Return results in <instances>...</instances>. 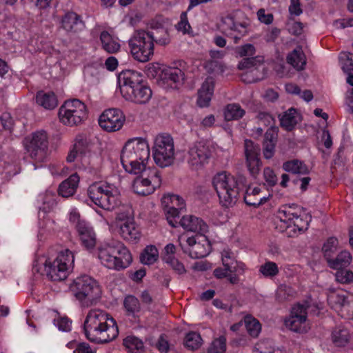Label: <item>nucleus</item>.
Masks as SVG:
<instances>
[{"mask_svg":"<svg viewBox=\"0 0 353 353\" xmlns=\"http://www.w3.org/2000/svg\"><path fill=\"white\" fill-rule=\"evenodd\" d=\"M54 325L62 332H69L72 328V321L66 316H58L54 319Z\"/></svg>","mask_w":353,"mask_h":353,"instance_id":"58","label":"nucleus"},{"mask_svg":"<svg viewBox=\"0 0 353 353\" xmlns=\"http://www.w3.org/2000/svg\"><path fill=\"white\" fill-rule=\"evenodd\" d=\"M48 134L44 130H36L23 139V148L32 159L39 162L46 160L48 156Z\"/></svg>","mask_w":353,"mask_h":353,"instance_id":"13","label":"nucleus"},{"mask_svg":"<svg viewBox=\"0 0 353 353\" xmlns=\"http://www.w3.org/2000/svg\"><path fill=\"white\" fill-rule=\"evenodd\" d=\"M261 188L259 187H255L251 188L249 187L245 192L244 196L245 203L248 205L258 207L261 204L265 203L269 199L270 194H269L268 196H262L261 197H256L254 200H252V196H261Z\"/></svg>","mask_w":353,"mask_h":353,"instance_id":"32","label":"nucleus"},{"mask_svg":"<svg viewBox=\"0 0 353 353\" xmlns=\"http://www.w3.org/2000/svg\"><path fill=\"white\" fill-rule=\"evenodd\" d=\"M335 277L337 282L342 284L353 283V272L343 268L336 270Z\"/></svg>","mask_w":353,"mask_h":353,"instance_id":"52","label":"nucleus"},{"mask_svg":"<svg viewBox=\"0 0 353 353\" xmlns=\"http://www.w3.org/2000/svg\"><path fill=\"white\" fill-rule=\"evenodd\" d=\"M163 261L169 265L178 274H181L185 272V268L183 264L180 262L176 257H167L166 260Z\"/></svg>","mask_w":353,"mask_h":353,"instance_id":"62","label":"nucleus"},{"mask_svg":"<svg viewBox=\"0 0 353 353\" xmlns=\"http://www.w3.org/2000/svg\"><path fill=\"white\" fill-rule=\"evenodd\" d=\"M280 33L281 30L278 28L274 27L269 28L264 35V40L268 43L274 42L278 38Z\"/></svg>","mask_w":353,"mask_h":353,"instance_id":"64","label":"nucleus"},{"mask_svg":"<svg viewBox=\"0 0 353 353\" xmlns=\"http://www.w3.org/2000/svg\"><path fill=\"white\" fill-rule=\"evenodd\" d=\"M297 122L296 111L294 108H290L280 118L281 127L288 131H291Z\"/></svg>","mask_w":353,"mask_h":353,"instance_id":"39","label":"nucleus"},{"mask_svg":"<svg viewBox=\"0 0 353 353\" xmlns=\"http://www.w3.org/2000/svg\"><path fill=\"white\" fill-rule=\"evenodd\" d=\"M183 79L184 73L178 68H166L162 70L161 79L170 86H172V84L181 83ZM174 87H176V85Z\"/></svg>","mask_w":353,"mask_h":353,"instance_id":"30","label":"nucleus"},{"mask_svg":"<svg viewBox=\"0 0 353 353\" xmlns=\"http://www.w3.org/2000/svg\"><path fill=\"white\" fill-rule=\"evenodd\" d=\"M244 177H240L238 180L227 172H221L214 176L212 184L221 205L230 208L236 203L239 192L244 186Z\"/></svg>","mask_w":353,"mask_h":353,"instance_id":"7","label":"nucleus"},{"mask_svg":"<svg viewBox=\"0 0 353 353\" xmlns=\"http://www.w3.org/2000/svg\"><path fill=\"white\" fill-rule=\"evenodd\" d=\"M124 307L130 314H135L140 310L139 300L134 296H128L124 300Z\"/></svg>","mask_w":353,"mask_h":353,"instance_id":"55","label":"nucleus"},{"mask_svg":"<svg viewBox=\"0 0 353 353\" xmlns=\"http://www.w3.org/2000/svg\"><path fill=\"white\" fill-rule=\"evenodd\" d=\"M163 208H171L183 210L185 208L184 199L177 194H165L161 199Z\"/></svg>","mask_w":353,"mask_h":353,"instance_id":"36","label":"nucleus"},{"mask_svg":"<svg viewBox=\"0 0 353 353\" xmlns=\"http://www.w3.org/2000/svg\"><path fill=\"white\" fill-rule=\"evenodd\" d=\"M244 272L243 270L235 267L217 268L214 270V275L217 279L227 278L231 284H236L239 281V275Z\"/></svg>","mask_w":353,"mask_h":353,"instance_id":"28","label":"nucleus"},{"mask_svg":"<svg viewBox=\"0 0 353 353\" xmlns=\"http://www.w3.org/2000/svg\"><path fill=\"white\" fill-rule=\"evenodd\" d=\"M83 329L87 339L97 343L110 342L119 334L115 320L100 309H92L88 312Z\"/></svg>","mask_w":353,"mask_h":353,"instance_id":"1","label":"nucleus"},{"mask_svg":"<svg viewBox=\"0 0 353 353\" xmlns=\"http://www.w3.org/2000/svg\"><path fill=\"white\" fill-rule=\"evenodd\" d=\"M211 155L210 147L205 141H196L190 146L186 161L191 170H199L209 163Z\"/></svg>","mask_w":353,"mask_h":353,"instance_id":"17","label":"nucleus"},{"mask_svg":"<svg viewBox=\"0 0 353 353\" xmlns=\"http://www.w3.org/2000/svg\"><path fill=\"white\" fill-rule=\"evenodd\" d=\"M339 59L341 68L344 72L347 74L353 72V61L350 53L346 52H341Z\"/></svg>","mask_w":353,"mask_h":353,"instance_id":"47","label":"nucleus"},{"mask_svg":"<svg viewBox=\"0 0 353 353\" xmlns=\"http://www.w3.org/2000/svg\"><path fill=\"white\" fill-rule=\"evenodd\" d=\"M294 290L285 284L279 285L276 290V296L280 301L288 299L290 297L294 296Z\"/></svg>","mask_w":353,"mask_h":353,"instance_id":"56","label":"nucleus"},{"mask_svg":"<svg viewBox=\"0 0 353 353\" xmlns=\"http://www.w3.org/2000/svg\"><path fill=\"white\" fill-rule=\"evenodd\" d=\"M257 119L259 124L265 126L274 127V119L271 114L267 112H259L257 115Z\"/></svg>","mask_w":353,"mask_h":353,"instance_id":"63","label":"nucleus"},{"mask_svg":"<svg viewBox=\"0 0 353 353\" xmlns=\"http://www.w3.org/2000/svg\"><path fill=\"white\" fill-rule=\"evenodd\" d=\"M150 31L139 30L134 32L128 40V46L134 59L147 62L154 55V39Z\"/></svg>","mask_w":353,"mask_h":353,"instance_id":"10","label":"nucleus"},{"mask_svg":"<svg viewBox=\"0 0 353 353\" xmlns=\"http://www.w3.org/2000/svg\"><path fill=\"white\" fill-rule=\"evenodd\" d=\"M105 221L110 230L118 232L125 241L137 243L141 239V229L134 221L130 209L117 212L114 220L111 223L107 220Z\"/></svg>","mask_w":353,"mask_h":353,"instance_id":"8","label":"nucleus"},{"mask_svg":"<svg viewBox=\"0 0 353 353\" xmlns=\"http://www.w3.org/2000/svg\"><path fill=\"white\" fill-rule=\"evenodd\" d=\"M352 262V256L347 251L341 252L335 259H329V266L334 270L348 266Z\"/></svg>","mask_w":353,"mask_h":353,"instance_id":"38","label":"nucleus"},{"mask_svg":"<svg viewBox=\"0 0 353 353\" xmlns=\"http://www.w3.org/2000/svg\"><path fill=\"white\" fill-rule=\"evenodd\" d=\"M125 121V117L119 109L110 108L101 114L99 124L106 132H112L119 130Z\"/></svg>","mask_w":353,"mask_h":353,"instance_id":"20","label":"nucleus"},{"mask_svg":"<svg viewBox=\"0 0 353 353\" xmlns=\"http://www.w3.org/2000/svg\"><path fill=\"white\" fill-rule=\"evenodd\" d=\"M159 252L154 245L147 246L141 254V261L145 265L154 263L158 259Z\"/></svg>","mask_w":353,"mask_h":353,"instance_id":"43","label":"nucleus"},{"mask_svg":"<svg viewBox=\"0 0 353 353\" xmlns=\"http://www.w3.org/2000/svg\"><path fill=\"white\" fill-rule=\"evenodd\" d=\"M164 210L169 224L172 227L175 228L177 223L176 219L179 216L180 210L171 208H164Z\"/></svg>","mask_w":353,"mask_h":353,"instance_id":"59","label":"nucleus"},{"mask_svg":"<svg viewBox=\"0 0 353 353\" xmlns=\"http://www.w3.org/2000/svg\"><path fill=\"white\" fill-rule=\"evenodd\" d=\"M37 103L46 109L52 110L58 105L56 96L52 92H39L36 97Z\"/></svg>","mask_w":353,"mask_h":353,"instance_id":"35","label":"nucleus"},{"mask_svg":"<svg viewBox=\"0 0 353 353\" xmlns=\"http://www.w3.org/2000/svg\"><path fill=\"white\" fill-rule=\"evenodd\" d=\"M100 41L102 48L108 53L117 52L120 49V44L117 39L110 34L108 31L101 32Z\"/></svg>","mask_w":353,"mask_h":353,"instance_id":"33","label":"nucleus"},{"mask_svg":"<svg viewBox=\"0 0 353 353\" xmlns=\"http://www.w3.org/2000/svg\"><path fill=\"white\" fill-rule=\"evenodd\" d=\"M85 142L83 140H79L75 143L74 148L70 152L66 158L68 162H73L77 157H80V154L84 153Z\"/></svg>","mask_w":353,"mask_h":353,"instance_id":"53","label":"nucleus"},{"mask_svg":"<svg viewBox=\"0 0 353 353\" xmlns=\"http://www.w3.org/2000/svg\"><path fill=\"white\" fill-rule=\"evenodd\" d=\"M59 117L64 125H79L87 117L86 106L79 99L68 100L60 107Z\"/></svg>","mask_w":353,"mask_h":353,"instance_id":"16","label":"nucleus"},{"mask_svg":"<svg viewBox=\"0 0 353 353\" xmlns=\"http://www.w3.org/2000/svg\"><path fill=\"white\" fill-rule=\"evenodd\" d=\"M255 52L254 46L250 43H247L236 48V52L241 57L253 56Z\"/></svg>","mask_w":353,"mask_h":353,"instance_id":"61","label":"nucleus"},{"mask_svg":"<svg viewBox=\"0 0 353 353\" xmlns=\"http://www.w3.org/2000/svg\"><path fill=\"white\" fill-rule=\"evenodd\" d=\"M152 157L155 163L165 168L171 165L174 160V145L172 137L165 133L157 134L152 148Z\"/></svg>","mask_w":353,"mask_h":353,"instance_id":"12","label":"nucleus"},{"mask_svg":"<svg viewBox=\"0 0 353 353\" xmlns=\"http://www.w3.org/2000/svg\"><path fill=\"white\" fill-rule=\"evenodd\" d=\"M180 225L186 231L197 233V235L205 234L208 231L206 223L199 217L193 215H185L180 221Z\"/></svg>","mask_w":353,"mask_h":353,"instance_id":"24","label":"nucleus"},{"mask_svg":"<svg viewBox=\"0 0 353 353\" xmlns=\"http://www.w3.org/2000/svg\"><path fill=\"white\" fill-rule=\"evenodd\" d=\"M306 319V307L297 304L292 307L290 316L285 320V325L286 327L293 332H303L307 330Z\"/></svg>","mask_w":353,"mask_h":353,"instance_id":"22","label":"nucleus"},{"mask_svg":"<svg viewBox=\"0 0 353 353\" xmlns=\"http://www.w3.org/2000/svg\"><path fill=\"white\" fill-rule=\"evenodd\" d=\"M74 255L68 249L61 250L55 257L45 259L39 257L33 263V270L38 273H46L48 279L54 281H63L74 268Z\"/></svg>","mask_w":353,"mask_h":353,"instance_id":"2","label":"nucleus"},{"mask_svg":"<svg viewBox=\"0 0 353 353\" xmlns=\"http://www.w3.org/2000/svg\"><path fill=\"white\" fill-rule=\"evenodd\" d=\"M79 214L76 212L70 214V220H77L76 230L81 244L87 249L93 248L97 242L96 234L92 227L83 220H79Z\"/></svg>","mask_w":353,"mask_h":353,"instance_id":"21","label":"nucleus"},{"mask_svg":"<svg viewBox=\"0 0 353 353\" xmlns=\"http://www.w3.org/2000/svg\"><path fill=\"white\" fill-rule=\"evenodd\" d=\"M279 219L278 227L289 237H295L305 232L309 225L310 217L296 205H283L277 212Z\"/></svg>","mask_w":353,"mask_h":353,"instance_id":"6","label":"nucleus"},{"mask_svg":"<svg viewBox=\"0 0 353 353\" xmlns=\"http://www.w3.org/2000/svg\"><path fill=\"white\" fill-rule=\"evenodd\" d=\"M246 330L252 337H256L261 330V325L259 321L251 316H247L244 319Z\"/></svg>","mask_w":353,"mask_h":353,"instance_id":"44","label":"nucleus"},{"mask_svg":"<svg viewBox=\"0 0 353 353\" xmlns=\"http://www.w3.org/2000/svg\"><path fill=\"white\" fill-rule=\"evenodd\" d=\"M255 63L254 58H246L238 64V68L240 70H250L242 75V80L247 83H251L260 79L259 77H254V74L257 72V69L254 68Z\"/></svg>","mask_w":353,"mask_h":353,"instance_id":"27","label":"nucleus"},{"mask_svg":"<svg viewBox=\"0 0 353 353\" xmlns=\"http://www.w3.org/2000/svg\"><path fill=\"white\" fill-rule=\"evenodd\" d=\"M283 169L288 172L298 174H305L309 172L307 167L299 160H292L283 164Z\"/></svg>","mask_w":353,"mask_h":353,"instance_id":"40","label":"nucleus"},{"mask_svg":"<svg viewBox=\"0 0 353 353\" xmlns=\"http://www.w3.org/2000/svg\"><path fill=\"white\" fill-rule=\"evenodd\" d=\"M263 178L266 184L271 187L274 186L278 181L277 176L274 170L269 167L264 168Z\"/></svg>","mask_w":353,"mask_h":353,"instance_id":"60","label":"nucleus"},{"mask_svg":"<svg viewBox=\"0 0 353 353\" xmlns=\"http://www.w3.org/2000/svg\"><path fill=\"white\" fill-rule=\"evenodd\" d=\"M79 182V176L77 174L70 175L59 185V194L63 197L72 196L77 190Z\"/></svg>","mask_w":353,"mask_h":353,"instance_id":"29","label":"nucleus"},{"mask_svg":"<svg viewBox=\"0 0 353 353\" xmlns=\"http://www.w3.org/2000/svg\"><path fill=\"white\" fill-rule=\"evenodd\" d=\"M123 345L132 353H141L143 350V343L139 338L128 336L123 340Z\"/></svg>","mask_w":353,"mask_h":353,"instance_id":"42","label":"nucleus"},{"mask_svg":"<svg viewBox=\"0 0 353 353\" xmlns=\"http://www.w3.org/2000/svg\"><path fill=\"white\" fill-rule=\"evenodd\" d=\"M221 260L223 266L224 267H235L237 269L243 270H245V265L236 261L234 254L228 250H225L221 253Z\"/></svg>","mask_w":353,"mask_h":353,"instance_id":"41","label":"nucleus"},{"mask_svg":"<svg viewBox=\"0 0 353 353\" xmlns=\"http://www.w3.org/2000/svg\"><path fill=\"white\" fill-rule=\"evenodd\" d=\"M226 351V339L224 336L214 339L210 344L207 353H225Z\"/></svg>","mask_w":353,"mask_h":353,"instance_id":"46","label":"nucleus"},{"mask_svg":"<svg viewBox=\"0 0 353 353\" xmlns=\"http://www.w3.org/2000/svg\"><path fill=\"white\" fill-rule=\"evenodd\" d=\"M221 31L228 37L234 39L237 43L240 39L246 34V28L241 23H236L231 16H226L221 19L219 26Z\"/></svg>","mask_w":353,"mask_h":353,"instance_id":"23","label":"nucleus"},{"mask_svg":"<svg viewBox=\"0 0 353 353\" xmlns=\"http://www.w3.org/2000/svg\"><path fill=\"white\" fill-rule=\"evenodd\" d=\"M327 302L336 311L345 312L349 318L353 319V294L330 288L327 290Z\"/></svg>","mask_w":353,"mask_h":353,"instance_id":"18","label":"nucleus"},{"mask_svg":"<svg viewBox=\"0 0 353 353\" xmlns=\"http://www.w3.org/2000/svg\"><path fill=\"white\" fill-rule=\"evenodd\" d=\"M203 340L200 334L195 332H190L185 336L184 345L190 350H196L201 345Z\"/></svg>","mask_w":353,"mask_h":353,"instance_id":"45","label":"nucleus"},{"mask_svg":"<svg viewBox=\"0 0 353 353\" xmlns=\"http://www.w3.org/2000/svg\"><path fill=\"white\" fill-rule=\"evenodd\" d=\"M338 246V240L335 237L329 238L323 246V252L327 263L332 259L333 254L336 252Z\"/></svg>","mask_w":353,"mask_h":353,"instance_id":"48","label":"nucleus"},{"mask_svg":"<svg viewBox=\"0 0 353 353\" xmlns=\"http://www.w3.org/2000/svg\"><path fill=\"white\" fill-rule=\"evenodd\" d=\"M244 154L245 165L250 174L253 177H256L259 174L262 166L260 159L261 148L259 145L255 144L251 140L246 139L244 143Z\"/></svg>","mask_w":353,"mask_h":353,"instance_id":"19","label":"nucleus"},{"mask_svg":"<svg viewBox=\"0 0 353 353\" xmlns=\"http://www.w3.org/2000/svg\"><path fill=\"white\" fill-rule=\"evenodd\" d=\"M351 336H352L347 328L340 326L333 331L332 334V340L336 346L343 347L349 343Z\"/></svg>","mask_w":353,"mask_h":353,"instance_id":"34","label":"nucleus"},{"mask_svg":"<svg viewBox=\"0 0 353 353\" xmlns=\"http://www.w3.org/2000/svg\"><path fill=\"white\" fill-rule=\"evenodd\" d=\"M61 28L67 32L76 33L83 30L85 24L81 17L74 12L65 14L61 21Z\"/></svg>","mask_w":353,"mask_h":353,"instance_id":"25","label":"nucleus"},{"mask_svg":"<svg viewBox=\"0 0 353 353\" xmlns=\"http://www.w3.org/2000/svg\"><path fill=\"white\" fill-rule=\"evenodd\" d=\"M153 36L154 43L165 46L170 42V39L167 31L163 28L155 30V31H150Z\"/></svg>","mask_w":353,"mask_h":353,"instance_id":"54","label":"nucleus"},{"mask_svg":"<svg viewBox=\"0 0 353 353\" xmlns=\"http://www.w3.org/2000/svg\"><path fill=\"white\" fill-rule=\"evenodd\" d=\"M150 147L146 139L134 138L128 141L121 152V162L129 174H137L148 168Z\"/></svg>","mask_w":353,"mask_h":353,"instance_id":"3","label":"nucleus"},{"mask_svg":"<svg viewBox=\"0 0 353 353\" xmlns=\"http://www.w3.org/2000/svg\"><path fill=\"white\" fill-rule=\"evenodd\" d=\"M259 272L265 277H273L278 274L279 268L276 263L267 261L260 266Z\"/></svg>","mask_w":353,"mask_h":353,"instance_id":"51","label":"nucleus"},{"mask_svg":"<svg viewBox=\"0 0 353 353\" xmlns=\"http://www.w3.org/2000/svg\"><path fill=\"white\" fill-rule=\"evenodd\" d=\"M81 160L89 165L91 168H99L102 162V158L99 154L87 152L84 150L83 155L81 157Z\"/></svg>","mask_w":353,"mask_h":353,"instance_id":"50","label":"nucleus"},{"mask_svg":"<svg viewBox=\"0 0 353 353\" xmlns=\"http://www.w3.org/2000/svg\"><path fill=\"white\" fill-rule=\"evenodd\" d=\"M179 245L183 252L192 259H200L207 256L211 252V244L205 234L196 235L185 239L179 237Z\"/></svg>","mask_w":353,"mask_h":353,"instance_id":"15","label":"nucleus"},{"mask_svg":"<svg viewBox=\"0 0 353 353\" xmlns=\"http://www.w3.org/2000/svg\"><path fill=\"white\" fill-rule=\"evenodd\" d=\"M120 92L128 101L143 104L149 101L152 97V90L146 85L142 74L135 70L122 72L118 78Z\"/></svg>","mask_w":353,"mask_h":353,"instance_id":"4","label":"nucleus"},{"mask_svg":"<svg viewBox=\"0 0 353 353\" xmlns=\"http://www.w3.org/2000/svg\"><path fill=\"white\" fill-rule=\"evenodd\" d=\"M176 27L179 31L182 32L183 34H190L192 33L191 26L188 20V15L186 12L181 13L180 16V21Z\"/></svg>","mask_w":353,"mask_h":353,"instance_id":"57","label":"nucleus"},{"mask_svg":"<svg viewBox=\"0 0 353 353\" xmlns=\"http://www.w3.org/2000/svg\"><path fill=\"white\" fill-rule=\"evenodd\" d=\"M214 80L212 77H208L202 83L198 92L197 104L201 108L208 107L210 105L214 92Z\"/></svg>","mask_w":353,"mask_h":353,"instance_id":"26","label":"nucleus"},{"mask_svg":"<svg viewBox=\"0 0 353 353\" xmlns=\"http://www.w3.org/2000/svg\"><path fill=\"white\" fill-rule=\"evenodd\" d=\"M245 113V110L237 103L228 104L223 109V116L226 121L238 120L242 118Z\"/></svg>","mask_w":353,"mask_h":353,"instance_id":"37","label":"nucleus"},{"mask_svg":"<svg viewBox=\"0 0 353 353\" xmlns=\"http://www.w3.org/2000/svg\"><path fill=\"white\" fill-rule=\"evenodd\" d=\"M70 288L75 297L81 301L92 303L99 299L101 294L98 282L88 275L76 278Z\"/></svg>","mask_w":353,"mask_h":353,"instance_id":"14","label":"nucleus"},{"mask_svg":"<svg viewBox=\"0 0 353 353\" xmlns=\"http://www.w3.org/2000/svg\"><path fill=\"white\" fill-rule=\"evenodd\" d=\"M88 194L95 205L106 210H112L121 203L120 192L112 184L92 185L88 190Z\"/></svg>","mask_w":353,"mask_h":353,"instance_id":"9","label":"nucleus"},{"mask_svg":"<svg viewBox=\"0 0 353 353\" xmlns=\"http://www.w3.org/2000/svg\"><path fill=\"white\" fill-rule=\"evenodd\" d=\"M134 174L137 175V177L132 181V189L138 195H150L161 185L160 172L155 167L145 168Z\"/></svg>","mask_w":353,"mask_h":353,"instance_id":"11","label":"nucleus"},{"mask_svg":"<svg viewBox=\"0 0 353 353\" xmlns=\"http://www.w3.org/2000/svg\"><path fill=\"white\" fill-rule=\"evenodd\" d=\"M97 256L102 265L117 271L127 268L132 261L131 253L119 241L103 243L98 248Z\"/></svg>","mask_w":353,"mask_h":353,"instance_id":"5","label":"nucleus"},{"mask_svg":"<svg viewBox=\"0 0 353 353\" xmlns=\"http://www.w3.org/2000/svg\"><path fill=\"white\" fill-rule=\"evenodd\" d=\"M254 353H281V352L273 347L272 341L264 340L256 344L254 348Z\"/></svg>","mask_w":353,"mask_h":353,"instance_id":"49","label":"nucleus"},{"mask_svg":"<svg viewBox=\"0 0 353 353\" xmlns=\"http://www.w3.org/2000/svg\"><path fill=\"white\" fill-rule=\"evenodd\" d=\"M287 62L298 71L304 70L306 57L301 47H297L287 56Z\"/></svg>","mask_w":353,"mask_h":353,"instance_id":"31","label":"nucleus"}]
</instances>
